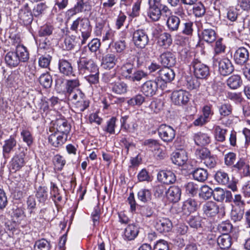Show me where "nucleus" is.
<instances>
[{"label":"nucleus","mask_w":250,"mask_h":250,"mask_svg":"<svg viewBox=\"0 0 250 250\" xmlns=\"http://www.w3.org/2000/svg\"><path fill=\"white\" fill-rule=\"evenodd\" d=\"M149 7L147 9V16L154 21H158L161 17L162 13L165 14L166 16L171 14L170 10L165 4H148Z\"/></svg>","instance_id":"obj_1"},{"label":"nucleus","mask_w":250,"mask_h":250,"mask_svg":"<svg viewBox=\"0 0 250 250\" xmlns=\"http://www.w3.org/2000/svg\"><path fill=\"white\" fill-rule=\"evenodd\" d=\"M172 40L171 35L167 33H163L160 35L158 43L160 46L166 48L172 43Z\"/></svg>","instance_id":"obj_35"},{"label":"nucleus","mask_w":250,"mask_h":250,"mask_svg":"<svg viewBox=\"0 0 250 250\" xmlns=\"http://www.w3.org/2000/svg\"><path fill=\"white\" fill-rule=\"evenodd\" d=\"M133 41L137 48L143 49L148 43L149 38L144 30L139 29L134 32Z\"/></svg>","instance_id":"obj_6"},{"label":"nucleus","mask_w":250,"mask_h":250,"mask_svg":"<svg viewBox=\"0 0 250 250\" xmlns=\"http://www.w3.org/2000/svg\"><path fill=\"white\" fill-rule=\"evenodd\" d=\"M171 160L176 165L179 166L184 165L188 161L187 152L183 150H180L173 152L171 157Z\"/></svg>","instance_id":"obj_16"},{"label":"nucleus","mask_w":250,"mask_h":250,"mask_svg":"<svg viewBox=\"0 0 250 250\" xmlns=\"http://www.w3.org/2000/svg\"><path fill=\"white\" fill-rule=\"evenodd\" d=\"M53 162L56 168L58 170H62L65 164V160L63 159V157L60 155L55 156Z\"/></svg>","instance_id":"obj_60"},{"label":"nucleus","mask_w":250,"mask_h":250,"mask_svg":"<svg viewBox=\"0 0 250 250\" xmlns=\"http://www.w3.org/2000/svg\"><path fill=\"white\" fill-rule=\"evenodd\" d=\"M217 242L221 250H225L231 246L232 239L228 234H223L218 237Z\"/></svg>","instance_id":"obj_24"},{"label":"nucleus","mask_w":250,"mask_h":250,"mask_svg":"<svg viewBox=\"0 0 250 250\" xmlns=\"http://www.w3.org/2000/svg\"><path fill=\"white\" fill-rule=\"evenodd\" d=\"M117 62V58L113 54H107L102 59V66L105 69H111L114 67Z\"/></svg>","instance_id":"obj_21"},{"label":"nucleus","mask_w":250,"mask_h":250,"mask_svg":"<svg viewBox=\"0 0 250 250\" xmlns=\"http://www.w3.org/2000/svg\"><path fill=\"white\" fill-rule=\"evenodd\" d=\"M181 190L177 186L170 187L167 192V196L168 199L172 202H177L180 199Z\"/></svg>","instance_id":"obj_19"},{"label":"nucleus","mask_w":250,"mask_h":250,"mask_svg":"<svg viewBox=\"0 0 250 250\" xmlns=\"http://www.w3.org/2000/svg\"><path fill=\"white\" fill-rule=\"evenodd\" d=\"M159 75L162 81L165 83H169L171 82L175 78V73L174 71L169 68V67H165L159 70Z\"/></svg>","instance_id":"obj_18"},{"label":"nucleus","mask_w":250,"mask_h":250,"mask_svg":"<svg viewBox=\"0 0 250 250\" xmlns=\"http://www.w3.org/2000/svg\"><path fill=\"white\" fill-rule=\"evenodd\" d=\"M210 154V151L206 147L197 148L195 151V155L197 158L204 160Z\"/></svg>","instance_id":"obj_49"},{"label":"nucleus","mask_w":250,"mask_h":250,"mask_svg":"<svg viewBox=\"0 0 250 250\" xmlns=\"http://www.w3.org/2000/svg\"><path fill=\"white\" fill-rule=\"evenodd\" d=\"M234 70V67L231 61L228 58L221 59L218 62V71L219 73L226 76L231 74Z\"/></svg>","instance_id":"obj_8"},{"label":"nucleus","mask_w":250,"mask_h":250,"mask_svg":"<svg viewBox=\"0 0 250 250\" xmlns=\"http://www.w3.org/2000/svg\"><path fill=\"white\" fill-rule=\"evenodd\" d=\"M143 145L147 146L151 150L159 151L161 150V145L157 140L149 139L145 140L143 142Z\"/></svg>","instance_id":"obj_42"},{"label":"nucleus","mask_w":250,"mask_h":250,"mask_svg":"<svg viewBox=\"0 0 250 250\" xmlns=\"http://www.w3.org/2000/svg\"><path fill=\"white\" fill-rule=\"evenodd\" d=\"M58 68L60 72L63 75L68 77L75 76L72 64L66 60H59Z\"/></svg>","instance_id":"obj_10"},{"label":"nucleus","mask_w":250,"mask_h":250,"mask_svg":"<svg viewBox=\"0 0 250 250\" xmlns=\"http://www.w3.org/2000/svg\"><path fill=\"white\" fill-rule=\"evenodd\" d=\"M54 28L52 25L46 24L40 28L39 31V36L44 37L52 34Z\"/></svg>","instance_id":"obj_56"},{"label":"nucleus","mask_w":250,"mask_h":250,"mask_svg":"<svg viewBox=\"0 0 250 250\" xmlns=\"http://www.w3.org/2000/svg\"><path fill=\"white\" fill-rule=\"evenodd\" d=\"M134 70L133 64L130 62L126 63L121 67V75L125 79L130 80Z\"/></svg>","instance_id":"obj_32"},{"label":"nucleus","mask_w":250,"mask_h":250,"mask_svg":"<svg viewBox=\"0 0 250 250\" xmlns=\"http://www.w3.org/2000/svg\"><path fill=\"white\" fill-rule=\"evenodd\" d=\"M180 23V19L175 15L169 16L167 21V27L170 31H177Z\"/></svg>","instance_id":"obj_28"},{"label":"nucleus","mask_w":250,"mask_h":250,"mask_svg":"<svg viewBox=\"0 0 250 250\" xmlns=\"http://www.w3.org/2000/svg\"><path fill=\"white\" fill-rule=\"evenodd\" d=\"M55 128L57 130L56 132H59L62 134L67 135V134L70 130V125L68 122L64 119H58L56 121Z\"/></svg>","instance_id":"obj_22"},{"label":"nucleus","mask_w":250,"mask_h":250,"mask_svg":"<svg viewBox=\"0 0 250 250\" xmlns=\"http://www.w3.org/2000/svg\"><path fill=\"white\" fill-rule=\"evenodd\" d=\"M25 164L24 154L20 153L18 155L14 156L12 160V167L15 171L19 170Z\"/></svg>","instance_id":"obj_25"},{"label":"nucleus","mask_w":250,"mask_h":250,"mask_svg":"<svg viewBox=\"0 0 250 250\" xmlns=\"http://www.w3.org/2000/svg\"><path fill=\"white\" fill-rule=\"evenodd\" d=\"M21 62H27L29 59V54L27 49L23 45L18 44L14 51Z\"/></svg>","instance_id":"obj_23"},{"label":"nucleus","mask_w":250,"mask_h":250,"mask_svg":"<svg viewBox=\"0 0 250 250\" xmlns=\"http://www.w3.org/2000/svg\"><path fill=\"white\" fill-rule=\"evenodd\" d=\"M186 193L190 196H194L199 190V186L193 182H188L185 186Z\"/></svg>","instance_id":"obj_46"},{"label":"nucleus","mask_w":250,"mask_h":250,"mask_svg":"<svg viewBox=\"0 0 250 250\" xmlns=\"http://www.w3.org/2000/svg\"><path fill=\"white\" fill-rule=\"evenodd\" d=\"M153 250H169L168 243L165 240H160L154 245Z\"/></svg>","instance_id":"obj_61"},{"label":"nucleus","mask_w":250,"mask_h":250,"mask_svg":"<svg viewBox=\"0 0 250 250\" xmlns=\"http://www.w3.org/2000/svg\"><path fill=\"white\" fill-rule=\"evenodd\" d=\"M141 214L146 217H151L154 214V208L151 206L142 207L141 209Z\"/></svg>","instance_id":"obj_58"},{"label":"nucleus","mask_w":250,"mask_h":250,"mask_svg":"<svg viewBox=\"0 0 250 250\" xmlns=\"http://www.w3.org/2000/svg\"><path fill=\"white\" fill-rule=\"evenodd\" d=\"M205 8L202 3L199 2L194 5L193 7V12L196 17H202L205 14Z\"/></svg>","instance_id":"obj_53"},{"label":"nucleus","mask_w":250,"mask_h":250,"mask_svg":"<svg viewBox=\"0 0 250 250\" xmlns=\"http://www.w3.org/2000/svg\"><path fill=\"white\" fill-rule=\"evenodd\" d=\"M218 230L223 234H228L232 229V225L229 221L222 222L218 226Z\"/></svg>","instance_id":"obj_52"},{"label":"nucleus","mask_w":250,"mask_h":250,"mask_svg":"<svg viewBox=\"0 0 250 250\" xmlns=\"http://www.w3.org/2000/svg\"><path fill=\"white\" fill-rule=\"evenodd\" d=\"M213 190L207 185H204L201 187L199 190V196L204 199L208 200L212 195Z\"/></svg>","instance_id":"obj_44"},{"label":"nucleus","mask_w":250,"mask_h":250,"mask_svg":"<svg viewBox=\"0 0 250 250\" xmlns=\"http://www.w3.org/2000/svg\"><path fill=\"white\" fill-rule=\"evenodd\" d=\"M197 206V202L194 200L189 199L184 202L182 209L186 214H189L196 210Z\"/></svg>","instance_id":"obj_36"},{"label":"nucleus","mask_w":250,"mask_h":250,"mask_svg":"<svg viewBox=\"0 0 250 250\" xmlns=\"http://www.w3.org/2000/svg\"><path fill=\"white\" fill-rule=\"evenodd\" d=\"M78 69L80 74L87 75L97 72L99 70L98 66L91 59L81 57L77 62Z\"/></svg>","instance_id":"obj_2"},{"label":"nucleus","mask_w":250,"mask_h":250,"mask_svg":"<svg viewBox=\"0 0 250 250\" xmlns=\"http://www.w3.org/2000/svg\"><path fill=\"white\" fill-rule=\"evenodd\" d=\"M139 233V227L135 224H131L125 229L124 232L125 239L128 241L134 240Z\"/></svg>","instance_id":"obj_17"},{"label":"nucleus","mask_w":250,"mask_h":250,"mask_svg":"<svg viewBox=\"0 0 250 250\" xmlns=\"http://www.w3.org/2000/svg\"><path fill=\"white\" fill-rule=\"evenodd\" d=\"M249 54L247 49L244 47L239 48L235 52L234 59L237 64L242 65L248 60Z\"/></svg>","instance_id":"obj_13"},{"label":"nucleus","mask_w":250,"mask_h":250,"mask_svg":"<svg viewBox=\"0 0 250 250\" xmlns=\"http://www.w3.org/2000/svg\"><path fill=\"white\" fill-rule=\"evenodd\" d=\"M158 180L166 185L172 184L176 180L174 173L170 170H160L157 174Z\"/></svg>","instance_id":"obj_9"},{"label":"nucleus","mask_w":250,"mask_h":250,"mask_svg":"<svg viewBox=\"0 0 250 250\" xmlns=\"http://www.w3.org/2000/svg\"><path fill=\"white\" fill-rule=\"evenodd\" d=\"M109 87L113 93L118 95L124 94L127 92L128 90L127 84L121 81L111 82L110 83Z\"/></svg>","instance_id":"obj_15"},{"label":"nucleus","mask_w":250,"mask_h":250,"mask_svg":"<svg viewBox=\"0 0 250 250\" xmlns=\"http://www.w3.org/2000/svg\"><path fill=\"white\" fill-rule=\"evenodd\" d=\"M21 135L23 141L28 146L32 145L33 142V137L31 132L28 129L22 128L21 132Z\"/></svg>","instance_id":"obj_45"},{"label":"nucleus","mask_w":250,"mask_h":250,"mask_svg":"<svg viewBox=\"0 0 250 250\" xmlns=\"http://www.w3.org/2000/svg\"><path fill=\"white\" fill-rule=\"evenodd\" d=\"M215 178L216 181L222 185H227L229 184V177L228 174L222 170H218L215 174Z\"/></svg>","instance_id":"obj_40"},{"label":"nucleus","mask_w":250,"mask_h":250,"mask_svg":"<svg viewBox=\"0 0 250 250\" xmlns=\"http://www.w3.org/2000/svg\"><path fill=\"white\" fill-rule=\"evenodd\" d=\"M194 140L196 145L204 146L210 143V137L206 133L198 132L194 136Z\"/></svg>","instance_id":"obj_26"},{"label":"nucleus","mask_w":250,"mask_h":250,"mask_svg":"<svg viewBox=\"0 0 250 250\" xmlns=\"http://www.w3.org/2000/svg\"><path fill=\"white\" fill-rule=\"evenodd\" d=\"M232 106L229 104H223L219 107V112L221 116L226 117L231 114Z\"/></svg>","instance_id":"obj_50"},{"label":"nucleus","mask_w":250,"mask_h":250,"mask_svg":"<svg viewBox=\"0 0 250 250\" xmlns=\"http://www.w3.org/2000/svg\"><path fill=\"white\" fill-rule=\"evenodd\" d=\"M89 49L92 52H96L101 46V42L98 39H93L87 45Z\"/></svg>","instance_id":"obj_63"},{"label":"nucleus","mask_w":250,"mask_h":250,"mask_svg":"<svg viewBox=\"0 0 250 250\" xmlns=\"http://www.w3.org/2000/svg\"><path fill=\"white\" fill-rule=\"evenodd\" d=\"M194 180L199 182H204L208 178V173L207 171L203 168H197L192 173Z\"/></svg>","instance_id":"obj_33"},{"label":"nucleus","mask_w":250,"mask_h":250,"mask_svg":"<svg viewBox=\"0 0 250 250\" xmlns=\"http://www.w3.org/2000/svg\"><path fill=\"white\" fill-rule=\"evenodd\" d=\"M190 94L185 90L173 91L171 99L172 103L176 105H182L186 104L189 101Z\"/></svg>","instance_id":"obj_7"},{"label":"nucleus","mask_w":250,"mask_h":250,"mask_svg":"<svg viewBox=\"0 0 250 250\" xmlns=\"http://www.w3.org/2000/svg\"><path fill=\"white\" fill-rule=\"evenodd\" d=\"M146 101V98L145 96L140 94H138L135 96L130 98L127 101V104L131 106H134L135 105L140 106L141 105Z\"/></svg>","instance_id":"obj_41"},{"label":"nucleus","mask_w":250,"mask_h":250,"mask_svg":"<svg viewBox=\"0 0 250 250\" xmlns=\"http://www.w3.org/2000/svg\"><path fill=\"white\" fill-rule=\"evenodd\" d=\"M67 135H64L59 132H55L49 135V143L53 146L58 147L62 146L66 141Z\"/></svg>","instance_id":"obj_12"},{"label":"nucleus","mask_w":250,"mask_h":250,"mask_svg":"<svg viewBox=\"0 0 250 250\" xmlns=\"http://www.w3.org/2000/svg\"><path fill=\"white\" fill-rule=\"evenodd\" d=\"M201 38L207 42L211 43L216 39V33L212 29H206L202 32Z\"/></svg>","instance_id":"obj_37"},{"label":"nucleus","mask_w":250,"mask_h":250,"mask_svg":"<svg viewBox=\"0 0 250 250\" xmlns=\"http://www.w3.org/2000/svg\"><path fill=\"white\" fill-rule=\"evenodd\" d=\"M159 60L162 65L167 67L174 66L176 62L175 55L170 51H166L161 54Z\"/></svg>","instance_id":"obj_11"},{"label":"nucleus","mask_w":250,"mask_h":250,"mask_svg":"<svg viewBox=\"0 0 250 250\" xmlns=\"http://www.w3.org/2000/svg\"><path fill=\"white\" fill-rule=\"evenodd\" d=\"M143 0H136L133 3L132 12L130 14V16L132 17H136L139 16L140 14V11L141 9V5L142 3Z\"/></svg>","instance_id":"obj_59"},{"label":"nucleus","mask_w":250,"mask_h":250,"mask_svg":"<svg viewBox=\"0 0 250 250\" xmlns=\"http://www.w3.org/2000/svg\"><path fill=\"white\" fill-rule=\"evenodd\" d=\"M138 197L141 201L146 202L151 199V195L149 190L142 189L138 192Z\"/></svg>","instance_id":"obj_54"},{"label":"nucleus","mask_w":250,"mask_h":250,"mask_svg":"<svg viewBox=\"0 0 250 250\" xmlns=\"http://www.w3.org/2000/svg\"><path fill=\"white\" fill-rule=\"evenodd\" d=\"M234 167L237 168L240 174L244 176H250V167L244 160L240 159L235 165Z\"/></svg>","instance_id":"obj_30"},{"label":"nucleus","mask_w":250,"mask_h":250,"mask_svg":"<svg viewBox=\"0 0 250 250\" xmlns=\"http://www.w3.org/2000/svg\"><path fill=\"white\" fill-rule=\"evenodd\" d=\"M172 223L167 218H162L158 221L155 225V228L161 233L169 231L172 229Z\"/></svg>","instance_id":"obj_20"},{"label":"nucleus","mask_w":250,"mask_h":250,"mask_svg":"<svg viewBox=\"0 0 250 250\" xmlns=\"http://www.w3.org/2000/svg\"><path fill=\"white\" fill-rule=\"evenodd\" d=\"M190 66L193 69L194 75L198 79H206L210 74L208 66L202 63L198 59L194 58Z\"/></svg>","instance_id":"obj_3"},{"label":"nucleus","mask_w":250,"mask_h":250,"mask_svg":"<svg viewBox=\"0 0 250 250\" xmlns=\"http://www.w3.org/2000/svg\"><path fill=\"white\" fill-rule=\"evenodd\" d=\"M5 61L7 64L10 67H16L21 62L14 51L8 52L5 57Z\"/></svg>","instance_id":"obj_27"},{"label":"nucleus","mask_w":250,"mask_h":250,"mask_svg":"<svg viewBox=\"0 0 250 250\" xmlns=\"http://www.w3.org/2000/svg\"><path fill=\"white\" fill-rule=\"evenodd\" d=\"M40 83L45 88L51 87L52 84V78L48 72L42 73L39 78Z\"/></svg>","instance_id":"obj_38"},{"label":"nucleus","mask_w":250,"mask_h":250,"mask_svg":"<svg viewBox=\"0 0 250 250\" xmlns=\"http://www.w3.org/2000/svg\"><path fill=\"white\" fill-rule=\"evenodd\" d=\"M51 59V56L49 55L42 56L39 59V64L42 68H47L49 65Z\"/></svg>","instance_id":"obj_64"},{"label":"nucleus","mask_w":250,"mask_h":250,"mask_svg":"<svg viewBox=\"0 0 250 250\" xmlns=\"http://www.w3.org/2000/svg\"><path fill=\"white\" fill-rule=\"evenodd\" d=\"M160 138L166 143L171 142L175 137V130L170 126L162 124L158 128Z\"/></svg>","instance_id":"obj_5"},{"label":"nucleus","mask_w":250,"mask_h":250,"mask_svg":"<svg viewBox=\"0 0 250 250\" xmlns=\"http://www.w3.org/2000/svg\"><path fill=\"white\" fill-rule=\"evenodd\" d=\"M17 141L14 136H10L8 139L4 141L2 146L3 155L9 154L16 146Z\"/></svg>","instance_id":"obj_31"},{"label":"nucleus","mask_w":250,"mask_h":250,"mask_svg":"<svg viewBox=\"0 0 250 250\" xmlns=\"http://www.w3.org/2000/svg\"><path fill=\"white\" fill-rule=\"evenodd\" d=\"M89 102L87 99L80 102H74L75 108L78 112H83L89 106Z\"/></svg>","instance_id":"obj_57"},{"label":"nucleus","mask_w":250,"mask_h":250,"mask_svg":"<svg viewBox=\"0 0 250 250\" xmlns=\"http://www.w3.org/2000/svg\"><path fill=\"white\" fill-rule=\"evenodd\" d=\"M212 196L215 200L218 202H222L225 199V190L221 188H215L213 190Z\"/></svg>","instance_id":"obj_55"},{"label":"nucleus","mask_w":250,"mask_h":250,"mask_svg":"<svg viewBox=\"0 0 250 250\" xmlns=\"http://www.w3.org/2000/svg\"><path fill=\"white\" fill-rule=\"evenodd\" d=\"M203 210L207 217H211L218 213L219 207L214 202L208 201L203 205Z\"/></svg>","instance_id":"obj_14"},{"label":"nucleus","mask_w":250,"mask_h":250,"mask_svg":"<svg viewBox=\"0 0 250 250\" xmlns=\"http://www.w3.org/2000/svg\"><path fill=\"white\" fill-rule=\"evenodd\" d=\"M204 163L209 168H214L217 164L216 158L213 155L210 154L204 160Z\"/></svg>","instance_id":"obj_62"},{"label":"nucleus","mask_w":250,"mask_h":250,"mask_svg":"<svg viewBox=\"0 0 250 250\" xmlns=\"http://www.w3.org/2000/svg\"><path fill=\"white\" fill-rule=\"evenodd\" d=\"M80 85V83L78 78L75 79L68 80L65 83V89L66 94L71 93L75 90L80 89L79 87Z\"/></svg>","instance_id":"obj_34"},{"label":"nucleus","mask_w":250,"mask_h":250,"mask_svg":"<svg viewBox=\"0 0 250 250\" xmlns=\"http://www.w3.org/2000/svg\"><path fill=\"white\" fill-rule=\"evenodd\" d=\"M80 23L82 27L84 26H89V22L88 21H84L83 19L79 17L73 21L72 24L70 25V30L74 31L75 33H77Z\"/></svg>","instance_id":"obj_43"},{"label":"nucleus","mask_w":250,"mask_h":250,"mask_svg":"<svg viewBox=\"0 0 250 250\" xmlns=\"http://www.w3.org/2000/svg\"><path fill=\"white\" fill-rule=\"evenodd\" d=\"M214 137L216 141L220 142H223L226 140V134L227 129L221 128L219 125H215Z\"/></svg>","instance_id":"obj_39"},{"label":"nucleus","mask_w":250,"mask_h":250,"mask_svg":"<svg viewBox=\"0 0 250 250\" xmlns=\"http://www.w3.org/2000/svg\"><path fill=\"white\" fill-rule=\"evenodd\" d=\"M227 83L230 88L236 89L241 85L242 80L239 75H233L228 78Z\"/></svg>","instance_id":"obj_29"},{"label":"nucleus","mask_w":250,"mask_h":250,"mask_svg":"<svg viewBox=\"0 0 250 250\" xmlns=\"http://www.w3.org/2000/svg\"><path fill=\"white\" fill-rule=\"evenodd\" d=\"M47 188L45 187H39L38 188L36 196L40 202H44L47 198Z\"/></svg>","instance_id":"obj_48"},{"label":"nucleus","mask_w":250,"mask_h":250,"mask_svg":"<svg viewBox=\"0 0 250 250\" xmlns=\"http://www.w3.org/2000/svg\"><path fill=\"white\" fill-rule=\"evenodd\" d=\"M159 82H161V81L159 78L156 79L155 80L146 81L141 86V92L146 97L153 96L158 90Z\"/></svg>","instance_id":"obj_4"},{"label":"nucleus","mask_w":250,"mask_h":250,"mask_svg":"<svg viewBox=\"0 0 250 250\" xmlns=\"http://www.w3.org/2000/svg\"><path fill=\"white\" fill-rule=\"evenodd\" d=\"M244 211L240 208H233L231 212V218L234 222L240 221L243 218Z\"/></svg>","instance_id":"obj_51"},{"label":"nucleus","mask_w":250,"mask_h":250,"mask_svg":"<svg viewBox=\"0 0 250 250\" xmlns=\"http://www.w3.org/2000/svg\"><path fill=\"white\" fill-rule=\"evenodd\" d=\"M49 243L45 239H42L35 242L34 250H49Z\"/></svg>","instance_id":"obj_47"}]
</instances>
